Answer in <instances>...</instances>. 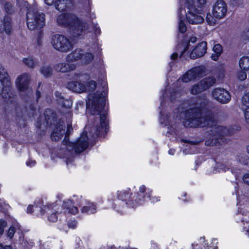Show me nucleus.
<instances>
[{
	"label": "nucleus",
	"mask_w": 249,
	"mask_h": 249,
	"mask_svg": "<svg viewBox=\"0 0 249 249\" xmlns=\"http://www.w3.org/2000/svg\"><path fill=\"white\" fill-rule=\"evenodd\" d=\"M207 105L206 100H198L192 107L184 112L181 111V115L185 120L184 125L189 127L209 128V133L212 138L205 141V145L210 146L222 145L229 141V139L225 137L232 135L233 130L218 124L212 113L204 115Z\"/></svg>",
	"instance_id": "obj_1"
},
{
	"label": "nucleus",
	"mask_w": 249,
	"mask_h": 249,
	"mask_svg": "<svg viewBox=\"0 0 249 249\" xmlns=\"http://www.w3.org/2000/svg\"><path fill=\"white\" fill-rule=\"evenodd\" d=\"M106 92L103 91L100 93L97 91L96 93L89 96L88 100L86 101V107L92 115H99L100 125H96L91 128L89 133L94 139L101 135L103 131H107V122L106 120L107 111L105 108ZM98 119L99 117H97Z\"/></svg>",
	"instance_id": "obj_2"
},
{
	"label": "nucleus",
	"mask_w": 249,
	"mask_h": 249,
	"mask_svg": "<svg viewBox=\"0 0 249 249\" xmlns=\"http://www.w3.org/2000/svg\"><path fill=\"white\" fill-rule=\"evenodd\" d=\"M87 132H84L75 142H68L65 144L67 149L65 157L67 160L69 156H73L75 153L79 154L88 148L89 146Z\"/></svg>",
	"instance_id": "obj_3"
},
{
	"label": "nucleus",
	"mask_w": 249,
	"mask_h": 249,
	"mask_svg": "<svg viewBox=\"0 0 249 249\" xmlns=\"http://www.w3.org/2000/svg\"><path fill=\"white\" fill-rule=\"evenodd\" d=\"M66 26L69 27L71 33L73 37H78L82 35L84 31L89 28L88 23L80 21L74 15L68 14Z\"/></svg>",
	"instance_id": "obj_4"
},
{
	"label": "nucleus",
	"mask_w": 249,
	"mask_h": 249,
	"mask_svg": "<svg viewBox=\"0 0 249 249\" xmlns=\"http://www.w3.org/2000/svg\"><path fill=\"white\" fill-rule=\"evenodd\" d=\"M51 43L55 50L61 53H67L73 48L71 41L62 35H53L51 38Z\"/></svg>",
	"instance_id": "obj_5"
},
{
	"label": "nucleus",
	"mask_w": 249,
	"mask_h": 249,
	"mask_svg": "<svg viewBox=\"0 0 249 249\" xmlns=\"http://www.w3.org/2000/svg\"><path fill=\"white\" fill-rule=\"evenodd\" d=\"M26 18L27 25L30 30L40 29L45 25V15L42 13L29 11Z\"/></svg>",
	"instance_id": "obj_6"
},
{
	"label": "nucleus",
	"mask_w": 249,
	"mask_h": 249,
	"mask_svg": "<svg viewBox=\"0 0 249 249\" xmlns=\"http://www.w3.org/2000/svg\"><path fill=\"white\" fill-rule=\"evenodd\" d=\"M187 11L185 13L188 21L192 24H200L203 22L204 19L201 16L196 13V9L192 0H187Z\"/></svg>",
	"instance_id": "obj_7"
},
{
	"label": "nucleus",
	"mask_w": 249,
	"mask_h": 249,
	"mask_svg": "<svg viewBox=\"0 0 249 249\" xmlns=\"http://www.w3.org/2000/svg\"><path fill=\"white\" fill-rule=\"evenodd\" d=\"M205 68L203 66L196 67L186 72L181 77V80L188 83L191 80L203 76L205 73Z\"/></svg>",
	"instance_id": "obj_8"
},
{
	"label": "nucleus",
	"mask_w": 249,
	"mask_h": 249,
	"mask_svg": "<svg viewBox=\"0 0 249 249\" xmlns=\"http://www.w3.org/2000/svg\"><path fill=\"white\" fill-rule=\"evenodd\" d=\"M30 79V75L28 73H24L19 75L16 79V84L18 90L20 92H27L30 97L32 94L28 87Z\"/></svg>",
	"instance_id": "obj_9"
},
{
	"label": "nucleus",
	"mask_w": 249,
	"mask_h": 249,
	"mask_svg": "<svg viewBox=\"0 0 249 249\" xmlns=\"http://www.w3.org/2000/svg\"><path fill=\"white\" fill-rule=\"evenodd\" d=\"M8 88H6V80L0 78V94L4 101L7 103H12L15 100V95L11 91V83L8 78Z\"/></svg>",
	"instance_id": "obj_10"
},
{
	"label": "nucleus",
	"mask_w": 249,
	"mask_h": 249,
	"mask_svg": "<svg viewBox=\"0 0 249 249\" xmlns=\"http://www.w3.org/2000/svg\"><path fill=\"white\" fill-rule=\"evenodd\" d=\"M212 95L215 100L221 104H227L231 99L229 92L223 88H218L214 89Z\"/></svg>",
	"instance_id": "obj_11"
},
{
	"label": "nucleus",
	"mask_w": 249,
	"mask_h": 249,
	"mask_svg": "<svg viewBox=\"0 0 249 249\" xmlns=\"http://www.w3.org/2000/svg\"><path fill=\"white\" fill-rule=\"evenodd\" d=\"M213 17L220 19L224 18L227 12V6L223 0H217L213 6Z\"/></svg>",
	"instance_id": "obj_12"
},
{
	"label": "nucleus",
	"mask_w": 249,
	"mask_h": 249,
	"mask_svg": "<svg viewBox=\"0 0 249 249\" xmlns=\"http://www.w3.org/2000/svg\"><path fill=\"white\" fill-rule=\"evenodd\" d=\"M41 213L42 214H44L46 212L50 211L52 213L50 215L48 216V220L50 222H55L57 220V216L56 213H61V211H59V209L57 205L53 204H50L49 205H44L41 208Z\"/></svg>",
	"instance_id": "obj_13"
},
{
	"label": "nucleus",
	"mask_w": 249,
	"mask_h": 249,
	"mask_svg": "<svg viewBox=\"0 0 249 249\" xmlns=\"http://www.w3.org/2000/svg\"><path fill=\"white\" fill-rule=\"evenodd\" d=\"M13 22L12 18L9 15H5L3 20H0V33L4 31L7 35H10L12 32Z\"/></svg>",
	"instance_id": "obj_14"
},
{
	"label": "nucleus",
	"mask_w": 249,
	"mask_h": 249,
	"mask_svg": "<svg viewBox=\"0 0 249 249\" xmlns=\"http://www.w3.org/2000/svg\"><path fill=\"white\" fill-rule=\"evenodd\" d=\"M207 43L205 41L199 43L190 53L191 59H196L203 56L206 53Z\"/></svg>",
	"instance_id": "obj_15"
},
{
	"label": "nucleus",
	"mask_w": 249,
	"mask_h": 249,
	"mask_svg": "<svg viewBox=\"0 0 249 249\" xmlns=\"http://www.w3.org/2000/svg\"><path fill=\"white\" fill-rule=\"evenodd\" d=\"M65 122L60 121L56 124L55 128L51 135V139L53 141H57L59 140L65 133Z\"/></svg>",
	"instance_id": "obj_16"
},
{
	"label": "nucleus",
	"mask_w": 249,
	"mask_h": 249,
	"mask_svg": "<svg viewBox=\"0 0 249 249\" xmlns=\"http://www.w3.org/2000/svg\"><path fill=\"white\" fill-rule=\"evenodd\" d=\"M67 87L70 90L76 92H82L87 90L85 85L78 81L69 82L67 84Z\"/></svg>",
	"instance_id": "obj_17"
},
{
	"label": "nucleus",
	"mask_w": 249,
	"mask_h": 249,
	"mask_svg": "<svg viewBox=\"0 0 249 249\" xmlns=\"http://www.w3.org/2000/svg\"><path fill=\"white\" fill-rule=\"evenodd\" d=\"M54 95L58 104L61 106L66 108H70L72 106V103L71 100L66 98L62 94L61 92H60L58 91H55L54 92Z\"/></svg>",
	"instance_id": "obj_18"
},
{
	"label": "nucleus",
	"mask_w": 249,
	"mask_h": 249,
	"mask_svg": "<svg viewBox=\"0 0 249 249\" xmlns=\"http://www.w3.org/2000/svg\"><path fill=\"white\" fill-rule=\"evenodd\" d=\"M62 208L64 210V213H71L72 214H77L78 212L77 207L73 205L71 200H68L63 202Z\"/></svg>",
	"instance_id": "obj_19"
},
{
	"label": "nucleus",
	"mask_w": 249,
	"mask_h": 249,
	"mask_svg": "<svg viewBox=\"0 0 249 249\" xmlns=\"http://www.w3.org/2000/svg\"><path fill=\"white\" fill-rule=\"evenodd\" d=\"M75 67V65L66 62L59 63L54 66V68L56 71L61 72H67L70 71L74 70Z\"/></svg>",
	"instance_id": "obj_20"
},
{
	"label": "nucleus",
	"mask_w": 249,
	"mask_h": 249,
	"mask_svg": "<svg viewBox=\"0 0 249 249\" xmlns=\"http://www.w3.org/2000/svg\"><path fill=\"white\" fill-rule=\"evenodd\" d=\"M199 82L201 88L205 91L215 84L216 79L214 77H207L203 78Z\"/></svg>",
	"instance_id": "obj_21"
},
{
	"label": "nucleus",
	"mask_w": 249,
	"mask_h": 249,
	"mask_svg": "<svg viewBox=\"0 0 249 249\" xmlns=\"http://www.w3.org/2000/svg\"><path fill=\"white\" fill-rule=\"evenodd\" d=\"M82 54V50L76 49L67 55L66 58V61L67 62H71L81 60Z\"/></svg>",
	"instance_id": "obj_22"
},
{
	"label": "nucleus",
	"mask_w": 249,
	"mask_h": 249,
	"mask_svg": "<svg viewBox=\"0 0 249 249\" xmlns=\"http://www.w3.org/2000/svg\"><path fill=\"white\" fill-rule=\"evenodd\" d=\"M213 50L214 53L212 54L211 58L213 60L216 61L222 53V46L220 44H216L214 45Z\"/></svg>",
	"instance_id": "obj_23"
},
{
	"label": "nucleus",
	"mask_w": 249,
	"mask_h": 249,
	"mask_svg": "<svg viewBox=\"0 0 249 249\" xmlns=\"http://www.w3.org/2000/svg\"><path fill=\"white\" fill-rule=\"evenodd\" d=\"M2 4L4 11L9 15L13 14L15 12V7L11 1H3Z\"/></svg>",
	"instance_id": "obj_24"
},
{
	"label": "nucleus",
	"mask_w": 249,
	"mask_h": 249,
	"mask_svg": "<svg viewBox=\"0 0 249 249\" xmlns=\"http://www.w3.org/2000/svg\"><path fill=\"white\" fill-rule=\"evenodd\" d=\"M68 2V0H55L54 7L59 11H63L69 7Z\"/></svg>",
	"instance_id": "obj_25"
},
{
	"label": "nucleus",
	"mask_w": 249,
	"mask_h": 249,
	"mask_svg": "<svg viewBox=\"0 0 249 249\" xmlns=\"http://www.w3.org/2000/svg\"><path fill=\"white\" fill-rule=\"evenodd\" d=\"M182 11L183 9L181 8L179 9V13L178 14V18L179 19V22L178 23V30L180 33H184L186 31V27L183 20V14H182Z\"/></svg>",
	"instance_id": "obj_26"
},
{
	"label": "nucleus",
	"mask_w": 249,
	"mask_h": 249,
	"mask_svg": "<svg viewBox=\"0 0 249 249\" xmlns=\"http://www.w3.org/2000/svg\"><path fill=\"white\" fill-rule=\"evenodd\" d=\"M239 66L244 71L249 70V57L244 56L239 60Z\"/></svg>",
	"instance_id": "obj_27"
},
{
	"label": "nucleus",
	"mask_w": 249,
	"mask_h": 249,
	"mask_svg": "<svg viewBox=\"0 0 249 249\" xmlns=\"http://www.w3.org/2000/svg\"><path fill=\"white\" fill-rule=\"evenodd\" d=\"M94 55L90 53H84L82 51V54L81 58V61L82 63L85 64H88L90 63L93 59Z\"/></svg>",
	"instance_id": "obj_28"
},
{
	"label": "nucleus",
	"mask_w": 249,
	"mask_h": 249,
	"mask_svg": "<svg viewBox=\"0 0 249 249\" xmlns=\"http://www.w3.org/2000/svg\"><path fill=\"white\" fill-rule=\"evenodd\" d=\"M81 212L82 213L90 212L91 213H94L96 212V207L92 203H88L87 206H84L82 208Z\"/></svg>",
	"instance_id": "obj_29"
},
{
	"label": "nucleus",
	"mask_w": 249,
	"mask_h": 249,
	"mask_svg": "<svg viewBox=\"0 0 249 249\" xmlns=\"http://www.w3.org/2000/svg\"><path fill=\"white\" fill-rule=\"evenodd\" d=\"M236 160L241 164L249 166V157L245 154H239L236 157Z\"/></svg>",
	"instance_id": "obj_30"
},
{
	"label": "nucleus",
	"mask_w": 249,
	"mask_h": 249,
	"mask_svg": "<svg viewBox=\"0 0 249 249\" xmlns=\"http://www.w3.org/2000/svg\"><path fill=\"white\" fill-rule=\"evenodd\" d=\"M68 14H62L58 16L57 18V22L60 25L66 26L68 20Z\"/></svg>",
	"instance_id": "obj_31"
},
{
	"label": "nucleus",
	"mask_w": 249,
	"mask_h": 249,
	"mask_svg": "<svg viewBox=\"0 0 249 249\" xmlns=\"http://www.w3.org/2000/svg\"><path fill=\"white\" fill-rule=\"evenodd\" d=\"M40 72L45 77H48L52 75L53 69L50 66H45L40 68Z\"/></svg>",
	"instance_id": "obj_32"
},
{
	"label": "nucleus",
	"mask_w": 249,
	"mask_h": 249,
	"mask_svg": "<svg viewBox=\"0 0 249 249\" xmlns=\"http://www.w3.org/2000/svg\"><path fill=\"white\" fill-rule=\"evenodd\" d=\"M8 74L4 68H3L1 64H0V78L6 80V88H8Z\"/></svg>",
	"instance_id": "obj_33"
},
{
	"label": "nucleus",
	"mask_w": 249,
	"mask_h": 249,
	"mask_svg": "<svg viewBox=\"0 0 249 249\" xmlns=\"http://www.w3.org/2000/svg\"><path fill=\"white\" fill-rule=\"evenodd\" d=\"M203 91V89L201 88V86H200V83L198 82L197 84L192 86L190 90V92L192 94L197 95Z\"/></svg>",
	"instance_id": "obj_34"
},
{
	"label": "nucleus",
	"mask_w": 249,
	"mask_h": 249,
	"mask_svg": "<svg viewBox=\"0 0 249 249\" xmlns=\"http://www.w3.org/2000/svg\"><path fill=\"white\" fill-rule=\"evenodd\" d=\"M23 62L26 66L31 68H34L37 64V62L31 57L24 58Z\"/></svg>",
	"instance_id": "obj_35"
},
{
	"label": "nucleus",
	"mask_w": 249,
	"mask_h": 249,
	"mask_svg": "<svg viewBox=\"0 0 249 249\" xmlns=\"http://www.w3.org/2000/svg\"><path fill=\"white\" fill-rule=\"evenodd\" d=\"M242 104L249 108V92L245 93L242 98Z\"/></svg>",
	"instance_id": "obj_36"
},
{
	"label": "nucleus",
	"mask_w": 249,
	"mask_h": 249,
	"mask_svg": "<svg viewBox=\"0 0 249 249\" xmlns=\"http://www.w3.org/2000/svg\"><path fill=\"white\" fill-rule=\"evenodd\" d=\"M86 88L89 91H92L96 88V83L94 81H90L87 85Z\"/></svg>",
	"instance_id": "obj_37"
},
{
	"label": "nucleus",
	"mask_w": 249,
	"mask_h": 249,
	"mask_svg": "<svg viewBox=\"0 0 249 249\" xmlns=\"http://www.w3.org/2000/svg\"><path fill=\"white\" fill-rule=\"evenodd\" d=\"M72 130V127L71 124H68L67 125V131L65 132V139L64 140L63 142L65 143V144H66L68 142V137L70 135V132Z\"/></svg>",
	"instance_id": "obj_38"
},
{
	"label": "nucleus",
	"mask_w": 249,
	"mask_h": 249,
	"mask_svg": "<svg viewBox=\"0 0 249 249\" xmlns=\"http://www.w3.org/2000/svg\"><path fill=\"white\" fill-rule=\"evenodd\" d=\"M236 77L240 81H243L247 78V74L245 71H238Z\"/></svg>",
	"instance_id": "obj_39"
},
{
	"label": "nucleus",
	"mask_w": 249,
	"mask_h": 249,
	"mask_svg": "<svg viewBox=\"0 0 249 249\" xmlns=\"http://www.w3.org/2000/svg\"><path fill=\"white\" fill-rule=\"evenodd\" d=\"M7 222L2 219H0V236L4 232V228L7 226Z\"/></svg>",
	"instance_id": "obj_40"
},
{
	"label": "nucleus",
	"mask_w": 249,
	"mask_h": 249,
	"mask_svg": "<svg viewBox=\"0 0 249 249\" xmlns=\"http://www.w3.org/2000/svg\"><path fill=\"white\" fill-rule=\"evenodd\" d=\"M15 232L16 229L15 227L13 226L10 227L7 233V236L10 239H12L15 233Z\"/></svg>",
	"instance_id": "obj_41"
},
{
	"label": "nucleus",
	"mask_w": 249,
	"mask_h": 249,
	"mask_svg": "<svg viewBox=\"0 0 249 249\" xmlns=\"http://www.w3.org/2000/svg\"><path fill=\"white\" fill-rule=\"evenodd\" d=\"M170 96L168 97L167 99H170L171 101L175 100L177 96H180V93L179 92H176V91H173L172 93H170Z\"/></svg>",
	"instance_id": "obj_42"
},
{
	"label": "nucleus",
	"mask_w": 249,
	"mask_h": 249,
	"mask_svg": "<svg viewBox=\"0 0 249 249\" xmlns=\"http://www.w3.org/2000/svg\"><path fill=\"white\" fill-rule=\"evenodd\" d=\"M77 222L75 220H71L68 222V226L69 228L74 229L77 225Z\"/></svg>",
	"instance_id": "obj_43"
},
{
	"label": "nucleus",
	"mask_w": 249,
	"mask_h": 249,
	"mask_svg": "<svg viewBox=\"0 0 249 249\" xmlns=\"http://www.w3.org/2000/svg\"><path fill=\"white\" fill-rule=\"evenodd\" d=\"M206 4V0H197L198 7H202Z\"/></svg>",
	"instance_id": "obj_44"
},
{
	"label": "nucleus",
	"mask_w": 249,
	"mask_h": 249,
	"mask_svg": "<svg viewBox=\"0 0 249 249\" xmlns=\"http://www.w3.org/2000/svg\"><path fill=\"white\" fill-rule=\"evenodd\" d=\"M93 27H94V31L95 34L96 36L100 35L101 33L100 29L99 27L97 26V25L93 24Z\"/></svg>",
	"instance_id": "obj_45"
},
{
	"label": "nucleus",
	"mask_w": 249,
	"mask_h": 249,
	"mask_svg": "<svg viewBox=\"0 0 249 249\" xmlns=\"http://www.w3.org/2000/svg\"><path fill=\"white\" fill-rule=\"evenodd\" d=\"M243 180L245 183L249 185V174H245L243 178Z\"/></svg>",
	"instance_id": "obj_46"
},
{
	"label": "nucleus",
	"mask_w": 249,
	"mask_h": 249,
	"mask_svg": "<svg viewBox=\"0 0 249 249\" xmlns=\"http://www.w3.org/2000/svg\"><path fill=\"white\" fill-rule=\"evenodd\" d=\"M243 39L246 41V43L249 42V30L247 31L243 36Z\"/></svg>",
	"instance_id": "obj_47"
},
{
	"label": "nucleus",
	"mask_w": 249,
	"mask_h": 249,
	"mask_svg": "<svg viewBox=\"0 0 249 249\" xmlns=\"http://www.w3.org/2000/svg\"><path fill=\"white\" fill-rule=\"evenodd\" d=\"M245 117L247 123L249 124V108H247L245 112Z\"/></svg>",
	"instance_id": "obj_48"
},
{
	"label": "nucleus",
	"mask_w": 249,
	"mask_h": 249,
	"mask_svg": "<svg viewBox=\"0 0 249 249\" xmlns=\"http://www.w3.org/2000/svg\"><path fill=\"white\" fill-rule=\"evenodd\" d=\"M213 17H212L211 15H207L206 17V20L209 24H212L213 22Z\"/></svg>",
	"instance_id": "obj_49"
},
{
	"label": "nucleus",
	"mask_w": 249,
	"mask_h": 249,
	"mask_svg": "<svg viewBox=\"0 0 249 249\" xmlns=\"http://www.w3.org/2000/svg\"><path fill=\"white\" fill-rule=\"evenodd\" d=\"M36 161L33 160L26 162V165L28 166L31 167L34 166L36 164Z\"/></svg>",
	"instance_id": "obj_50"
},
{
	"label": "nucleus",
	"mask_w": 249,
	"mask_h": 249,
	"mask_svg": "<svg viewBox=\"0 0 249 249\" xmlns=\"http://www.w3.org/2000/svg\"><path fill=\"white\" fill-rule=\"evenodd\" d=\"M0 249H12L10 246H3L2 243H0Z\"/></svg>",
	"instance_id": "obj_51"
},
{
	"label": "nucleus",
	"mask_w": 249,
	"mask_h": 249,
	"mask_svg": "<svg viewBox=\"0 0 249 249\" xmlns=\"http://www.w3.org/2000/svg\"><path fill=\"white\" fill-rule=\"evenodd\" d=\"M197 41V37L196 36H191L189 39V42L194 43Z\"/></svg>",
	"instance_id": "obj_52"
},
{
	"label": "nucleus",
	"mask_w": 249,
	"mask_h": 249,
	"mask_svg": "<svg viewBox=\"0 0 249 249\" xmlns=\"http://www.w3.org/2000/svg\"><path fill=\"white\" fill-rule=\"evenodd\" d=\"M217 167H219L220 169L223 171H226V169L227 168L226 165L223 164H218L217 165Z\"/></svg>",
	"instance_id": "obj_53"
},
{
	"label": "nucleus",
	"mask_w": 249,
	"mask_h": 249,
	"mask_svg": "<svg viewBox=\"0 0 249 249\" xmlns=\"http://www.w3.org/2000/svg\"><path fill=\"white\" fill-rule=\"evenodd\" d=\"M145 190H146V188L144 185H142V186H140V189H139V192L140 193H143L145 191Z\"/></svg>",
	"instance_id": "obj_54"
},
{
	"label": "nucleus",
	"mask_w": 249,
	"mask_h": 249,
	"mask_svg": "<svg viewBox=\"0 0 249 249\" xmlns=\"http://www.w3.org/2000/svg\"><path fill=\"white\" fill-rule=\"evenodd\" d=\"M55 1V0H45V3L48 5H52Z\"/></svg>",
	"instance_id": "obj_55"
},
{
	"label": "nucleus",
	"mask_w": 249,
	"mask_h": 249,
	"mask_svg": "<svg viewBox=\"0 0 249 249\" xmlns=\"http://www.w3.org/2000/svg\"><path fill=\"white\" fill-rule=\"evenodd\" d=\"M178 57V54L177 53H174L171 55V58L173 60L177 59Z\"/></svg>",
	"instance_id": "obj_56"
},
{
	"label": "nucleus",
	"mask_w": 249,
	"mask_h": 249,
	"mask_svg": "<svg viewBox=\"0 0 249 249\" xmlns=\"http://www.w3.org/2000/svg\"><path fill=\"white\" fill-rule=\"evenodd\" d=\"M33 206H29L28 207L27 209V212L29 213H33Z\"/></svg>",
	"instance_id": "obj_57"
},
{
	"label": "nucleus",
	"mask_w": 249,
	"mask_h": 249,
	"mask_svg": "<svg viewBox=\"0 0 249 249\" xmlns=\"http://www.w3.org/2000/svg\"><path fill=\"white\" fill-rule=\"evenodd\" d=\"M29 108L32 110H35L36 109V105H31L29 106Z\"/></svg>",
	"instance_id": "obj_58"
},
{
	"label": "nucleus",
	"mask_w": 249,
	"mask_h": 249,
	"mask_svg": "<svg viewBox=\"0 0 249 249\" xmlns=\"http://www.w3.org/2000/svg\"><path fill=\"white\" fill-rule=\"evenodd\" d=\"M189 143H190L192 145H196L198 143V142L197 141H195V142H194V141H189L188 142Z\"/></svg>",
	"instance_id": "obj_59"
},
{
	"label": "nucleus",
	"mask_w": 249,
	"mask_h": 249,
	"mask_svg": "<svg viewBox=\"0 0 249 249\" xmlns=\"http://www.w3.org/2000/svg\"><path fill=\"white\" fill-rule=\"evenodd\" d=\"M36 101H37V100L40 97V92L39 91H36Z\"/></svg>",
	"instance_id": "obj_60"
},
{
	"label": "nucleus",
	"mask_w": 249,
	"mask_h": 249,
	"mask_svg": "<svg viewBox=\"0 0 249 249\" xmlns=\"http://www.w3.org/2000/svg\"><path fill=\"white\" fill-rule=\"evenodd\" d=\"M167 91H164V93L162 94V97H163V99L162 100H163L164 99H165V100H166V96L165 97V95H167Z\"/></svg>",
	"instance_id": "obj_61"
},
{
	"label": "nucleus",
	"mask_w": 249,
	"mask_h": 249,
	"mask_svg": "<svg viewBox=\"0 0 249 249\" xmlns=\"http://www.w3.org/2000/svg\"><path fill=\"white\" fill-rule=\"evenodd\" d=\"M231 4L234 6L238 5L239 4L238 3H237L236 1H235L234 0H233L231 2Z\"/></svg>",
	"instance_id": "obj_62"
},
{
	"label": "nucleus",
	"mask_w": 249,
	"mask_h": 249,
	"mask_svg": "<svg viewBox=\"0 0 249 249\" xmlns=\"http://www.w3.org/2000/svg\"><path fill=\"white\" fill-rule=\"evenodd\" d=\"M48 112H51V110L50 109H47L46 111H45V115L46 116V113H47Z\"/></svg>",
	"instance_id": "obj_63"
},
{
	"label": "nucleus",
	"mask_w": 249,
	"mask_h": 249,
	"mask_svg": "<svg viewBox=\"0 0 249 249\" xmlns=\"http://www.w3.org/2000/svg\"><path fill=\"white\" fill-rule=\"evenodd\" d=\"M247 150L248 153L249 154V145L247 147Z\"/></svg>",
	"instance_id": "obj_64"
}]
</instances>
